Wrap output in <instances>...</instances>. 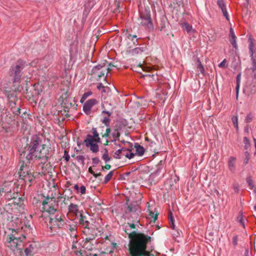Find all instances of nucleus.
I'll list each match as a JSON object with an SVG mask.
<instances>
[{"label":"nucleus","instance_id":"19","mask_svg":"<svg viewBox=\"0 0 256 256\" xmlns=\"http://www.w3.org/2000/svg\"><path fill=\"white\" fill-rule=\"evenodd\" d=\"M122 228L126 234L128 235V237L130 240L138 232H136L135 230H132L131 228H129L128 225L125 224L123 226Z\"/></svg>","mask_w":256,"mask_h":256},{"label":"nucleus","instance_id":"53","mask_svg":"<svg viewBox=\"0 0 256 256\" xmlns=\"http://www.w3.org/2000/svg\"><path fill=\"white\" fill-rule=\"evenodd\" d=\"M108 127V128H106L105 134L103 135V137L108 138L110 135V133L111 131V130L110 126Z\"/></svg>","mask_w":256,"mask_h":256},{"label":"nucleus","instance_id":"3","mask_svg":"<svg viewBox=\"0 0 256 256\" xmlns=\"http://www.w3.org/2000/svg\"><path fill=\"white\" fill-rule=\"evenodd\" d=\"M152 238L142 232H138L130 240V256H154L151 254L154 248L146 250L147 245L151 242Z\"/></svg>","mask_w":256,"mask_h":256},{"label":"nucleus","instance_id":"37","mask_svg":"<svg viewBox=\"0 0 256 256\" xmlns=\"http://www.w3.org/2000/svg\"><path fill=\"white\" fill-rule=\"evenodd\" d=\"M246 182L248 183V185L250 186V188L252 189L254 188V184L253 180L252 179L251 177L250 176L247 177L246 178Z\"/></svg>","mask_w":256,"mask_h":256},{"label":"nucleus","instance_id":"57","mask_svg":"<svg viewBox=\"0 0 256 256\" xmlns=\"http://www.w3.org/2000/svg\"><path fill=\"white\" fill-rule=\"evenodd\" d=\"M75 238H73L72 240V249L73 250H76L77 249V240H74Z\"/></svg>","mask_w":256,"mask_h":256},{"label":"nucleus","instance_id":"10","mask_svg":"<svg viewBox=\"0 0 256 256\" xmlns=\"http://www.w3.org/2000/svg\"><path fill=\"white\" fill-rule=\"evenodd\" d=\"M106 64H98L93 67L91 70V74L100 78L104 75V72L107 70V74L110 70L109 68H105Z\"/></svg>","mask_w":256,"mask_h":256},{"label":"nucleus","instance_id":"32","mask_svg":"<svg viewBox=\"0 0 256 256\" xmlns=\"http://www.w3.org/2000/svg\"><path fill=\"white\" fill-rule=\"evenodd\" d=\"M114 175V171L112 170L108 174L105 176L104 182V184H106L112 178V176Z\"/></svg>","mask_w":256,"mask_h":256},{"label":"nucleus","instance_id":"6","mask_svg":"<svg viewBox=\"0 0 256 256\" xmlns=\"http://www.w3.org/2000/svg\"><path fill=\"white\" fill-rule=\"evenodd\" d=\"M140 25L150 30H154V25L151 17V13L148 6H144V10L139 11Z\"/></svg>","mask_w":256,"mask_h":256},{"label":"nucleus","instance_id":"61","mask_svg":"<svg viewBox=\"0 0 256 256\" xmlns=\"http://www.w3.org/2000/svg\"><path fill=\"white\" fill-rule=\"evenodd\" d=\"M130 173H131L130 172L124 173L122 174L121 175L122 179L125 180L126 177L129 176L130 175Z\"/></svg>","mask_w":256,"mask_h":256},{"label":"nucleus","instance_id":"25","mask_svg":"<svg viewBox=\"0 0 256 256\" xmlns=\"http://www.w3.org/2000/svg\"><path fill=\"white\" fill-rule=\"evenodd\" d=\"M136 152L135 154H137L138 156H142L144 154L145 150L142 146L138 145L136 146Z\"/></svg>","mask_w":256,"mask_h":256},{"label":"nucleus","instance_id":"27","mask_svg":"<svg viewBox=\"0 0 256 256\" xmlns=\"http://www.w3.org/2000/svg\"><path fill=\"white\" fill-rule=\"evenodd\" d=\"M197 62L198 63L197 66V69L198 72H200L202 74H204V68L200 59L198 58L197 59Z\"/></svg>","mask_w":256,"mask_h":256},{"label":"nucleus","instance_id":"30","mask_svg":"<svg viewBox=\"0 0 256 256\" xmlns=\"http://www.w3.org/2000/svg\"><path fill=\"white\" fill-rule=\"evenodd\" d=\"M92 91H90V90L88 91V92H85L83 94V95H82V98H81V99H80V102H81V103H82V102H84V100H85L87 98H88V96H90L91 95H92Z\"/></svg>","mask_w":256,"mask_h":256},{"label":"nucleus","instance_id":"17","mask_svg":"<svg viewBox=\"0 0 256 256\" xmlns=\"http://www.w3.org/2000/svg\"><path fill=\"white\" fill-rule=\"evenodd\" d=\"M236 158L234 157V156H230L228 160V169L232 173H234L236 172Z\"/></svg>","mask_w":256,"mask_h":256},{"label":"nucleus","instance_id":"28","mask_svg":"<svg viewBox=\"0 0 256 256\" xmlns=\"http://www.w3.org/2000/svg\"><path fill=\"white\" fill-rule=\"evenodd\" d=\"M112 134V137L114 138V139L113 140H112V142H116V138H117L118 140L119 139L120 134L118 129H115L114 130Z\"/></svg>","mask_w":256,"mask_h":256},{"label":"nucleus","instance_id":"4","mask_svg":"<svg viewBox=\"0 0 256 256\" xmlns=\"http://www.w3.org/2000/svg\"><path fill=\"white\" fill-rule=\"evenodd\" d=\"M78 224L84 229L82 232L86 236L84 247L89 250H92V246H89L88 244L96 236L98 224L88 216L80 214L78 218Z\"/></svg>","mask_w":256,"mask_h":256},{"label":"nucleus","instance_id":"8","mask_svg":"<svg viewBox=\"0 0 256 256\" xmlns=\"http://www.w3.org/2000/svg\"><path fill=\"white\" fill-rule=\"evenodd\" d=\"M9 232L16 234L22 233V230L23 228V222L22 220L18 218H14L10 221L8 224Z\"/></svg>","mask_w":256,"mask_h":256},{"label":"nucleus","instance_id":"11","mask_svg":"<svg viewBox=\"0 0 256 256\" xmlns=\"http://www.w3.org/2000/svg\"><path fill=\"white\" fill-rule=\"evenodd\" d=\"M98 100L95 98H91L86 100L83 106V111L86 114H90L92 108L94 106L98 104Z\"/></svg>","mask_w":256,"mask_h":256},{"label":"nucleus","instance_id":"59","mask_svg":"<svg viewBox=\"0 0 256 256\" xmlns=\"http://www.w3.org/2000/svg\"><path fill=\"white\" fill-rule=\"evenodd\" d=\"M126 225H128V226L131 228L132 230H134L136 228V224H134V223H127V224H126Z\"/></svg>","mask_w":256,"mask_h":256},{"label":"nucleus","instance_id":"45","mask_svg":"<svg viewBox=\"0 0 256 256\" xmlns=\"http://www.w3.org/2000/svg\"><path fill=\"white\" fill-rule=\"evenodd\" d=\"M135 156V154L132 152V151L128 150L127 153H126L125 156L129 160Z\"/></svg>","mask_w":256,"mask_h":256},{"label":"nucleus","instance_id":"52","mask_svg":"<svg viewBox=\"0 0 256 256\" xmlns=\"http://www.w3.org/2000/svg\"><path fill=\"white\" fill-rule=\"evenodd\" d=\"M24 226L25 228L27 229H30V220H26L24 222V224H23V226Z\"/></svg>","mask_w":256,"mask_h":256},{"label":"nucleus","instance_id":"13","mask_svg":"<svg viewBox=\"0 0 256 256\" xmlns=\"http://www.w3.org/2000/svg\"><path fill=\"white\" fill-rule=\"evenodd\" d=\"M10 184H6V189H8V192H4V196L6 200H12L13 198H16L18 195L17 192H16L14 190L12 192V187Z\"/></svg>","mask_w":256,"mask_h":256},{"label":"nucleus","instance_id":"64","mask_svg":"<svg viewBox=\"0 0 256 256\" xmlns=\"http://www.w3.org/2000/svg\"><path fill=\"white\" fill-rule=\"evenodd\" d=\"M240 77H241V73H239L236 78V83H240Z\"/></svg>","mask_w":256,"mask_h":256},{"label":"nucleus","instance_id":"1","mask_svg":"<svg viewBox=\"0 0 256 256\" xmlns=\"http://www.w3.org/2000/svg\"><path fill=\"white\" fill-rule=\"evenodd\" d=\"M24 150L20 155V178L25 182L31 183L34 177L30 172V164L34 160H42V168L54 156L55 150L50 144H42V138L38 134H34L26 144Z\"/></svg>","mask_w":256,"mask_h":256},{"label":"nucleus","instance_id":"15","mask_svg":"<svg viewBox=\"0 0 256 256\" xmlns=\"http://www.w3.org/2000/svg\"><path fill=\"white\" fill-rule=\"evenodd\" d=\"M229 35H230V44L232 46L233 48L236 50H238V45H237L236 42V36L235 35L234 30H233V28H230Z\"/></svg>","mask_w":256,"mask_h":256},{"label":"nucleus","instance_id":"36","mask_svg":"<svg viewBox=\"0 0 256 256\" xmlns=\"http://www.w3.org/2000/svg\"><path fill=\"white\" fill-rule=\"evenodd\" d=\"M6 183H4L0 186V197L3 196L4 192H8L9 190L8 189H6Z\"/></svg>","mask_w":256,"mask_h":256},{"label":"nucleus","instance_id":"5","mask_svg":"<svg viewBox=\"0 0 256 256\" xmlns=\"http://www.w3.org/2000/svg\"><path fill=\"white\" fill-rule=\"evenodd\" d=\"M26 238L24 234L21 232L20 234L15 232L6 234V232H5L4 236L5 245L13 252L21 250Z\"/></svg>","mask_w":256,"mask_h":256},{"label":"nucleus","instance_id":"23","mask_svg":"<svg viewBox=\"0 0 256 256\" xmlns=\"http://www.w3.org/2000/svg\"><path fill=\"white\" fill-rule=\"evenodd\" d=\"M11 110L14 114L20 116V117L24 118L23 114L25 116L26 114V112H24V113L21 114V109L20 107L12 108V110Z\"/></svg>","mask_w":256,"mask_h":256},{"label":"nucleus","instance_id":"21","mask_svg":"<svg viewBox=\"0 0 256 256\" xmlns=\"http://www.w3.org/2000/svg\"><path fill=\"white\" fill-rule=\"evenodd\" d=\"M127 212H137L139 211V206L138 204H130L127 206Z\"/></svg>","mask_w":256,"mask_h":256},{"label":"nucleus","instance_id":"34","mask_svg":"<svg viewBox=\"0 0 256 256\" xmlns=\"http://www.w3.org/2000/svg\"><path fill=\"white\" fill-rule=\"evenodd\" d=\"M156 175H155L154 174L152 173L149 176V178H148V182H150L152 184H156V181L154 180V178L156 176Z\"/></svg>","mask_w":256,"mask_h":256},{"label":"nucleus","instance_id":"35","mask_svg":"<svg viewBox=\"0 0 256 256\" xmlns=\"http://www.w3.org/2000/svg\"><path fill=\"white\" fill-rule=\"evenodd\" d=\"M101 122L106 126H110V119L108 117H104Z\"/></svg>","mask_w":256,"mask_h":256},{"label":"nucleus","instance_id":"33","mask_svg":"<svg viewBox=\"0 0 256 256\" xmlns=\"http://www.w3.org/2000/svg\"><path fill=\"white\" fill-rule=\"evenodd\" d=\"M169 220H170V228L174 230L175 226L174 224V218L172 216V214L171 212H170L169 214Z\"/></svg>","mask_w":256,"mask_h":256},{"label":"nucleus","instance_id":"60","mask_svg":"<svg viewBox=\"0 0 256 256\" xmlns=\"http://www.w3.org/2000/svg\"><path fill=\"white\" fill-rule=\"evenodd\" d=\"M9 106L11 108V110H12V108H14L16 104V102L12 100H9L8 102Z\"/></svg>","mask_w":256,"mask_h":256},{"label":"nucleus","instance_id":"63","mask_svg":"<svg viewBox=\"0 0 256 256\" xmlns=\"http://www.w3.org/2000/svg\"><path fill=\"white\" fill-rule=\"evenodd\" d=\"M128 38L132 40H133L134 38H137V36L136 35L134 34V35H132L130 34H129L127 36Z\"/></svg>","mask_w":256,"mask_h":256},{"label":"nucleus","instance_id":"20","mask_svg":"<svg viewBox=\"0 0 256 256\" xmlns=\"http://www.w3.org/2000/svg\"><path fill=\"white\" fill-rule=\"evenodd\" d=\"M66 228L70 232V236L72 238H76V230L77 228L76 224H66Z\"/></svg>","mask_w":256,"mask_h":256},{"label":"nucleus","instance_id":"47","mask_svg":"<svg viewBox=\"0 0 256 256\" xmlns=\"http://www.w3.org/2000/svg\"><path fill=\"white\" fill-rule=\"evenodd\" d=\"M100 162V160L98 157H94L92 158V164L93 166L98 164Z\"/></svg>","mask_w":256,"mask_h":256},{"label":"nucleus","instance_id":"54","mask_svg":"<svg viewBox=\"0 0 256 256\" xmlns=\"http://www.w3.org/2000/svg\"><path fill=\"white\" fill-rule=\"evenodd\" d=\"M64 160L66 162H68L70 160V156L68 152L66 150H64Z\"/></svg>","mask_w":256,"mask_h":256},{"label":"nucleus","instance_id":"46","mask_svg":"<svg viewBox=\"0 0 256 256\" xmlns=\"http://www.w3.org/2000/svg\"><path fill=\"white\" fill-rule=\"evenodd\" d=\"M119 150L122 151L121 154H122V156H125L126 153H127L128 150L130 151V149L128 148H120Z\"/></svg>","mask_w":256,"mask_h":256},{"label":"nucleus","instance_id":"48","mask_svg":"<svg viewBox=\"0 0 256 256\" xmlns=\"http://www.w3.org/2000/svg\"><path fill=\"white\" fill-rule=\"evenodd\" d=\"M174 230V231L172 232V234L174 236L178 237L182 234L181 230H175V229Z\"/></svg>","mask_w":256,"mask_h":256},{"label":"nucleus","instance_id":"43","mask_svg":"<svg viewBox=\"0 0 256 256\" xmlns=\"http://www.w3.org/2000/svg\"><path fill=\"white\" fill-rule=\"evenodd\" d=\"M232 120L235 128H238V118L237 116H232Z\"/></svg>","mask_w":256,"mask_h":256},{"label":"nucleus","instance_id":"22","mask_svg":"<svg viewBox=\"0 0 256 256\" xmlns=\"http://www.w3.org/2000/svg\"><path fill=\"white\" fill-rule=\"evenodd\" d=\"M68 210L70 213L77 215L78 212V206L76 204L70 203L68 206Z\"/></svg>","mask_w":256,"mask_h":256},{"label":"nucleus","instance_id":"7","mask_svg":"<svg viewBox=\"0 0 256 256\" xmlns=\"http://www.w3.org/2000/svg\"><path fill=\"white\" fill-rule=\"evenodd\" d=\"M27 64L25 61L18 60L14 66H12L10 72V74L13 77V82H18L22 77V71Z\"/></svg>","mask_w":256,"mask_h":256},{"label":"nucleus","instance_id":"2","mask_svg":"<svg viewBox=\"0 0 256 256\" xmlns=\"http://www.w3.org/2000/svg\"><path fill=\"white\" fill-rule=\"evenodd\" d=\"M42 210L44 212H48L49 216L45 218L46 222H48L51 226L62 228L66 224V219L63 214L57 213L55 216L54 214L58 210V203L54 198L46 197L42 201Z\"/></svg>","mask_w":256,"mask_h":256},{"label":"nucleus","instance_id":"40","mask_svg":"<svg viewBox=\"0 0 256 256\" xmlns=\"http://www.w3.org/2000/svg\"><path fill=\"white\" fill-rule=\"evenodd\" d=\"M76 160L78 162L80 163L82 166L84 165V156H77L76 157Z\"/></svg>","mask_w":256,"mask_h":256},{"label":"nucleus","instance_id":"24","mask_svg":"<svg viewBox=\"0 0 256 256\" xmlns=\"http://www.w3.org/2000/svg\"><path fill=\"white\" fill-rule=\"evenodd\" d=\"M164 162L162 160H160L158 163L156 164V169L153 172L155 175L158 176L161 172L163 168Z\"/></svg>","mask_w":256,"mask_h":256},{"label":"nucleus","instance_id":"14","mask_svg":"<svg viewBox=\"0 0 256 256\" xmlns=\"http://www.w3.org/2000/svg\"><path fill=\"white\" fill-rule=\"evenodd\" d=\"M146 50V47H137L134 48H128L126 50V53L132 56H135L138 54H142Z\"/></svg>","mask_w":256,"mask_h":256},{"label":"nucleus","instance_id":"26","mask_svg":"<svg viewBox=\"0 0 256 256\" xmlns=\"http://www.w3.org/2000/svg\"><path fill=\"white\" fill-rule=\"evenodd\" d=\"M182 27L188 33L191 32L193 30L192 26L186 22L183 23L182 25Z\"/></svg>","mask_w":256,"mask_h":256},{"label":"nucleus","instance_id":"12","mask_svg":"<svg viewBox=\"0 0 256 256\" xmlns=\"http://www.w3.org/2000/svg\"><path fill=\"white\" fill-rule=\"evenodd\" d=\"M90 139H85L84 142L86 147H90V150L94 153H96L99 151V146L98 144L94 143V142L88 136Z\"/></svg>","mask_w":256,"mask_h":256},{"label":"nucleus","instance_id":"55","mask_svg":"<svg viewBox=\"0 0 256 256\" xmlns=\"http://www.w3.org/2000/svg\"><path fill=\"white\" fill-rule=\"evenodd\" d=\"M86 188L84 186H82L80 188L79 192L81 194H84L86 193Z\"/></svg>","mask_w":256,"mask_h":256},{"label":"nucleus","instance_id":"44","mask_svg":"<svg viewBox=\"0 0 256 256\" xmlns=\"http://www.w3.org/2000/svg\"><path fill=\"white\" fill-rule=\"evenodd\" d=\"M245 158L244 159V162L245 165L247 164L248 163L250 160V154L248 152H244Z\"/></svg>","mask_w":256,"mask_h":256},{"label":"nucleus","instance_id":"62","mask_svg":"<svg viewBox=\"0 0 256 256\" xmlns=\"http://www.w3.org/2000/svg\"><path fill=\"white\" fill-rule=\"evenodd\" d=\"M111 168V166L110 164H106L105 166H102V170H110Z\"/></svg>","mask_w":256,"mask_h":256},{"label":"nucleus","instance_id":"58","mask_svg":"<svg viewBox=\"0 0 256 256\" xmlns=\"http://www.w3.org/2000/svg\"><path fill=\"white\" fill-rule=\"evenodd\" d=\"M238 236L237 235L234 236L232 238V243L234 246H236L238 244Z\"/></svg>","mask_w":256,"mask_h":256},{"label":"nucleus","instance_id":"50","mask_svg":"<svg viewBox=\"0 0 256 256\" xmlns=\"http://www.w3.org/2000/svg\"><path fill=\"white\" fill-rule=\"evenodd\" d=\"M149 216L154 218V221L155 222L158 218V214H154L152 211L149 212Z\"/></svg>","mask_w":256,"mask_h":256},{"label":"nucleus","instance_id":"39","mask_svg":"<svg viewBox=\"0 0 256 256\" xmlns=\"http://www.w3.org/2000/svg\"><path fill=\"white\" fill-rule=\"evenodd\" d=\"M121 154L122 151L118 149L114 152L113 156L114 158L120 159L122 158Z\"/></svg>","mask_w":256,"mask_h":256},{"label":"nucleus","instance_id":"51","mask_svg":"<svg viewBox=\"0 0 256 256\" xmlns=\"http://www.w3.org/2000/svg\"><path fill=\"white\" fill-rule=\"evenodd\" d=\"M226 60L224 59L219 64L218 66L220 68H225L227 67V66L226 64Z\"/></svg>","mask_w":256,"mask_h":256},{"label":"nucleus","instance_id":"16","mask_svg":"<svg viewBox=\"0 0 256 256\" xmlns=\"http://www.w3.org/2000/svg\"><path fill=\"white\" fill-rule=\"evenodd\" d=\"M36 249V244H30L24 250L26 256H33L35 253Z\"/></svg>","mask_w":256,"mask_h":256},{"label":"nucleus","instance_id":"31","mask_svg":"<svg viewBox=\"0 0 256 256\" xmlns=\"http://www.w3.org/2000/svg\"><path fill=\"white\" fill-rule=\"evenodd\" d=\"M102 158L104 160L107 162L111 160V158L108 154V151L106 149H105V152L102 156Z\"/></svg>","mask_w":256,"mask_h":256},{"label":"nucleus","instance_id":"41","mask_svg":"<svg viewBox=\"0 0 256 256\" xmlns=\"http://www.w3.org/2000/svg\"><path fill=\"white\" fill-rule=\"evenodd\" d=\"M244 148L246 150L248 149L250 146V143L247 137L244 138Z\"/></svg>","mask_w":256,"mask_h":256},{"label":"nucleus","instance_id":"29","mask_svg":"<svg viewBox=\"0 0 256 256\" xmlns=\"http://www.w3.org/2000/svg\"><path fill=\"white\" fill-rule=\"evenodd\" d=\"M217 4L221 9L222 11L226 10V6L224 0H218Z\"/></svg>","mask_w":256,"mask_h":256},{"label":"nucleus","instance_id":"38","mask_svg":"<svg viewBox=\"0 0 256 256\" xmlns=\"http://www.w3.org/2000/svg\"><path fill=\"white\" fill-rule=\"evenodd\" d=\"M253 118H254V114H252V113L250 112L249 114H248L246 115V117L245 122L246 123H250V122H251V121L252 120Z\"/></svg>","mask_w":256,"mask_h":256},{"label":"nucleus","instance_id":"56","mask_svg":"<svg viewBox=\"0 0 256 256\" xmlns=\"http://www.w3.org/2000/svg\"><path fill=\"white\" fill-rule=\"evenodd\" d=\"M222 14H223V15L226 18V20L228 21H230V18H229V16H228V12L226 10H226H224L222 11Z\"/></svg>","mask_w":256,"mask_h":256},{"label":"nucleus","instance_id":"42","mask_svg":"<svg viewBox=\"0 0 256 256\" xmlns=\"http://www.w3.org/2000/svg\"><path fill=\"white\" fill-rule=\"evenodd\" d=\"M96 88L98 90H102V93H105L106 92V88L101 82L98 84Z\"/></svg>","mask_w":256,"mask_h":256},{"label":"nucleus","instance_id":"9","mask_svg":"<svg viewBox=\"0 0 256 256\" xmlns=\"http://www.w3.org/2000/svg\"><path fill=\"white\" fill-rule=\"evenodd\" d=\"M248 42L252 65L250 70L253 73V78L256 80V54H254V39L250 36L248 38Z\"/></svg>","mask_w":256,"mask_h":256},{"label":"nucleus","instance_id":"49","mask_svg":"<svg viewBox=\"0 0 256 256\" xmlns=\"http://www.w3.org/2000/svg\"><path fill=\"white\" fill-rule=\"evenodd\" d=\"M154 74H142L141 76V78H144V79H146V78H152V80H154Z\"/></svg>","mask_w":256,"mask_h":256},{"label":"nucleus","instance_id":"18","mask_svg":"<svg viewBox=\"0 0 256 256\" xmlns=\"http://www.w3.org/2000/svg\"><path fill=\"white\" fill-rule=\"evenodd\" d=\"M93 136H92L90 134L86 135V139H90L88 136L91 137V139L93 140L94 142H100V138L99 137V134L97 132L96 128H92V130Z\"/></svg>","mask_w":256,"mask_h":256}]
</instances>
